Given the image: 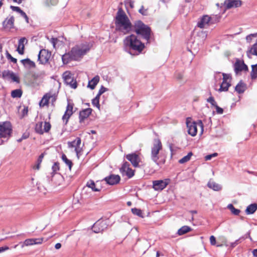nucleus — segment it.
<instances>
[{
	"label": "nucleus",
	"mask_w": 257,
	"mask_h": 257,
	"mask_svg": "<svg viewBox=\"0 0 257 257\" xmlns=\"http://www.w3.org/2000/svg\"><path fill=\"white\" fill-rule=\"evenodd\" d=\"M91 46L87 42L77 44L72 48L71 51L62 56L64 64L72 61H79L90 50Z\"/></svg>",
	"instance_id": "1"
},
{
	"label": "nucleus",
	"mask_w": 257,
	"mask_h": 257,
	"mask_svg": "<svg viewBox=\"0 0 257 257\" xmlns=\"http://www.w3.org/2000/svg\"><path fill=\"white\" fill-rule=\"evenodd\" d=\"M115 23L116 30L122 33L123 34H127L131 30L132 24L126 15L124 13L118 14L116 17Z\"/></svg>",
	"instance_id": "2"
},
{
	"label": "nucleus",
	"mask_w": 257,
	"mask_h": 257,
	"mask_svg": "<svg viewBox=\"0 0 257 257\" xmlns=\"http://www.w3.org/2000/svg\"><path fill=\"white\" fill-rule=\"evenodd\" d=\"M123 42L126 47L137 51L138 54L140 53L145 47L144 44L134 34L126 37Z\"/></svg>",
	"instance_id": "3"
},
{
	"label": "nucleus",
	"mask_w": 257,
	"mask_h": 257,
	"mask_svg": "<svg viewBox=\"0 0 257 257\" xmlns=\"http://www.w3.org/2000/svg\"><path fill=\"white\" fill-rule=\"evenodd\" d=\"M162 149L163 146L161 141L158 139H155L151 147V159L153 162L158 166L160 164L164 163V161L160 160L161 158L160 152Z\"/></svg>",
	"instance_id": "4"
},
{
	"label": "nucleus",
	"mask_w": 257,
	"mask_h": 257,
	"mask_svg": "<svg viewBox=\"0 0 257 257\" xmlns=\"http://www.w3.org/2000/svg\"><path fill=\"white\" fill-rule=\"evenodd\" d=\"M135 32L137 34L141 35L147 41H149L150 38L151 29L145 25L141 21L137 22L135 25Z\"/></svg>",
	"instance_id": "5"
},
{
	"label": "nucleus",
	"mask_w": 257,
	"mask_h": 257,
	"mask_svg": "<svg viewBox=\"0 0 257 257\" xmlns=\"http://www.w3.org/2000/svg\"><path fill=\"white\" fill-rule=\"evenodd\" d=\"M186 125L188 133L191 136L194 137L197 135L198 126L200 128L201 134H203L204 126L201 120H199L196 122L195 121H192L188 118L186 120Z\"/></svg>",
	"instance_id": "6"
},
{
	"label": "nucleus",
	"mask_w": 257,
	"mask_h": 257,
	"mask_svg": "<svg viewBox=\"0 0 257 257\" xmlns=\"http://www.w3.org/2000/svg\"><path fill=\"white\" fill-rule=\"evenodd\" d=\"M12 127L9 121L0 122V139L7 141L11 136Z\"/></svg>",
	"instance_id": "7"
},
{
	"label": "nucleus",
	"mask_w": 257,
	"mask_h": 257,
	"mask_svg": "<svg viewBox=\"0 0 257 257\" xmlns=\"http://www.w3.org/2000/svg\"><path fill=\"white\" fill-rule=\"evenodd\" d=\"M223 80L220 84L218 91H227L231 86V76L229 74L222 73Z\"/></svg>",
	"instance_id": "8"
},
{
	"label": "nucleus",
	"mask_w": 257,
	"mask_h": 257,
	"mask_svg": "<svg viewBox=\"0 0 257 257\" xmlns=\"http://www.w3.org/2000/svg\"><path fill=\"white\" fill-rule=\"evenodd\" d=\"M119 171L122 176L125 175L128 178H131L135 174V171L130 168V164L127 162H123Z\"/></svg>",
	"instance_id": "9"
},
{
	"label": "nucleus",
	"mask_w": 257,
	"mask_h": 257,
	"mask_svg": "<svg viewBox=\"0 0 257 257\" xmlns=\"http://www.w3.org/2000/svg\"><path fill=\"white\" fill-rule=\"evenodd\" d=\"M51 127V125L49 122L45 121L43 125V122L40 121L36 123L35 131L39 134H43L44 132H48Z\"/></svg>",
	"instance_id": "10"
},
{
	"label": "nucleus",
	"mask_w": 257,
	"mask_h": 257,
	"mask_svg": "<svg viewBox=\"0 0 257 257\" xmlns=\"http://www.w3.org/2000/svg\"><path fill=\"white\" fill-rule=\"evenodd\" d=\"M51 55V53L48 52V51L42 49L39 53L38 61L40 64H45L48 62Z\"/></svg>",
	"instance_id": "11"
},
{
	"label": "nucleus",
	"mask_w": 257,
	"mask_h": 257,
	"mask_svg": "<svg viewBox=\"0 0 257 257\" xmlns=\"http://www.w3.org/2000/svg\"><path fill=\"white\" fill-rule=\"evenodd\" d=\"M169 180H155L153 182V188L157 191L162 190L169 184Z\"/></svg>",
	"instance_id": "12"
},
{
	"label": "nucleus",
	"mask_w": 257,
	"mask_h": 257,
	"mask_svg": "<svg viewBox=\"0 0 257 257\" xmlns=\"http://www.w3.org/2000/svg\"><path fill=\"white\" fill-rule=\"evenodd\" d=\"M125 158L128 161L131 162L134 167H138L139 166L141 159L137 154L134 153L127 154L125 156Z\"/></svg>",
	"instance_id": "13"
},
{
	"label": "nucleus",
	"mask_w": 257,
	"mask_h": 257,
	"mask_svg": "<svg viewBox=\"0 0 257 257\" xmlns=\"http://www.w3.org/2000/svg\"><path fill=\"white\" fill-rule=\"evenodd\" d=\"M107 227L106 222L103 220H98L92 226V230L95 233H99L103 231Z\"/></svg>",
	"instance_id": "14"
},
{
	"label": "nucleus",
	"mask_w": 257,
	"mask_h": 257,
	"mask_svg": "<svg viewBox=\"0 0 257 257\" xmlns=\"http://www.w3.org/2000/svg\"><path fill=\"white\" fill-rule=\"evenodd\" d=\"M2 77L6 80H12L14 82H19V77L12 71H4L2 73Z\"/></svg>",
	"instance_id": "15"
},
{
	"label": "nucleus",
	"mask_w": 257,
	"mask_h": 257,
	"mask_svg": "<svg viewBox=\"0 0 257 257\" xmlns=\"http://www.w3.org/2000/svg\"><path fill=\"white\" fill-rule=\"evenodd\" d=\"M81 143V139L77 138L74 141L68 142V145L69 148H74L75 152L78 155L82 151V148L80 147Z\"/></svg>",
	"instance_id": "16"
},
{
	"label": "nucleus",
	"mask_w": 257,
	"mask_h": 257,
	"mask_svg": "<svg viewBox=\"0 0 257 257\" xmlns=\"http://www.w3.org/2000/svg\"><path fill=\"white\" fill-rule=\"evenodd\" d=\"M43 238H29L26 239L24 242H20L19 244H21V247L23 248L25 246L41 244Z\"/></svg>",
	"instance_id": "17"
},
{
	"label": "nucleus",
	"mask_w": 257,
	"mask_h": 257,
	"mask_svg": "<svg viewBox=\"0 0 257 257\" xmlns=\"http://www.w3.org/2000/svg\"><path fill=\"white\" fill-rule=\"evenodd\" d=\"M120 179V178L119 175L112 174L105 177L104 180L109 185H113L118 183Z\"/></svg>",
	"instance_id": "18"
},
{
	"label": "nucleus",
	"mask_w": 257,
	"mask_h": 257,
	"mask_svg": "<svg viewBox=\"0 0 257 257\" xmlns=\"http://www.w3.org/2000/svg\"><path fill=\"white\" fill-rule=\"evenodd\" d=\"M224 5L227 9L232 8H237L241 5V1L240 0H225Z\"/></svg>",
	"instance_id": "19"
},
{
	"label": "nucleus",
	"mask_w": 257,
	"mask_h": 257,
	"mask_svg": "<svg viewBox=\"0 0 257 257\" xmlns=\"http://www.w3.org/2000/svg\"><path fill=\"white\" fill-rule=\"evenodd\" d=\"M63 78L65 82L67 85H69L71 88L75 89L77 87L76 81L73 80V78L69 74L65 73L63 74Z\"/></svg>",
	"instance_id": "20"
},
{
	"label": "nucleus",
	"mask_w": 257,
	"mask_h": 257,
	"mask_svg": "<svg viewBox=\"0 0 257 257\" xmlns=\"http://www.w3.org/2000/svg\"><path fill=\"white\" fill-rule=\"evenodd\" d=\"M15 19L13 16L7 17L3 22V26L5 29L10 30L14 27Z\"/></svg>",
	"instance_id": "21"
},
{
	"label": "nucleus",
	"mask_w": 257,
	"mask_h": 257,
	"mask_svg": "<svg viewBox=\"0 0 257 257\" xmlns=\"http://www.w3.org/2000/svg\"><path fill=\"white\" fill-rule=\"evenodd\" d=\"M211 18L207 15L204 16L200 21L198 23L197 26L200 28H205L208 26L210 21Z\"/></svg>",
	"instance_id": "22"
},
{
	"label": "nucleus",
	"mask_w": 257,
	"mask_h": 257,
	"mask_svg": "<svg viewBox=\"0 0 257 257\" xmlns=\"http://www.w3.org/2000/svg\"><path fill=\"white\" fill-rule=\"evenodd\" d=\"M92 109L90 108H86L80 111L79 112L80 121L81 122L85 118H87L91 113Z\"/></svg>",
	"instance_id": "23"
},
{
	"label": "nucleus",
	"mask_w": 257,
	"mask_h": 257,
	"mask_svg": "<svg viewBox=\"0 0 257 257\" xmlns=\"http://www.w3.org/2000/svg\"><path fill=\"white\" fill-rule=\"evenodd\" d=\"M21 63L24 66L29 69L34 68L36 67V64L34 62L31 61L30 59L27 58L21 60Z\"/></svg>",
	"instance_id": "24"
},
{
	"label": "nucleus",
	"mask_w": 257,
	"mask_h": 257,
	"mask_svg": "<svg viewBox=\"0 0 257 257\" xmlns=\"http://www.w3.org/2000/svg\"><path fill=\"white\" fill-rule=\"evenodd\" d=\"M99 81V77L98 75L94 77L91 80H89L87 85V87L93 90L95 88L96 85Z\"/></svg>",
	"instance_id": "25"
},
{
	"label": "nucleus",
	"mask_w": 257,
	"mask_h": 257,
	"mask_svg": "<svg viewBox=\"0 0 257 257\" xmlns=\"http://www.w3.org/2000/svg\"><path fill=\"white\" fill-rule=\"evenodd\" d=\"M51 98H52L51 93H46L45 94L39 103L40 106L41 107H44V106L47 105L49 100Z\"/></svg>",
	"instance_id": "26"
},
{
	"label": "nucleus",
	"mask_w": 257,
	"mask_h": 257,
	"mask_svg": "<svg viewBox=\"0 0 257 257\" xmlns=\"http://www.w3.org/2000/svg\"><path fill=\"white\" fill-rule=\"evenodd\" d=\"M27 42V40L25 38H22L19 41V45L17 48L18 53L22 55L24 54V50L25 47V43Z\"/></svg>",
	"instance_id": "27"
},
{
	"label": "nucleus",
	"mask_w": 257,
	"mask_h": 257,
	"mask_svg": "<svg viewBox=\"0 0 257 257\" xmlns=\"http://www.w3.org/2000/svg\"><path fill=\"white\" fill-rule=\"evenodd\" d=\"M257 210V204L256 203H252L249 205L245 209V213L246 214H252L254 213Z\"/></svg>",
	"instance_id": "28"
},
{
	"label": "nucleus",
	"mask_w": 257,
	"mask_h": 257,
	"mask_svg": "<svg viewBox=\"0 0 257 257\" xmlns=\"http://www.w3.org/2000/svg\"><path fill=\"white\" fill-rule=\"evenodd\" d=\"M207 186L214 191H219L222 188V187L220 185L213 181H209L207 184Z\"/></svg>",
	"instance_id": "29"
},
{
	"label": "nucleus",
	"mask_w": 257,
	"mask_h": 257,
	"mask_svg": "<svg viewBox=\"0 0 257 257\" xmlns=\"http://www.w3.org/2000/svg\"><path fill=\"white\" fill-rule=\"evenodd\" d=\"M86 188H90L92 191L95 192H98L100 191V189L96 188L94 182L91 180L87 182L86 185L84 187L83 190H85Z\"/></svg>",
	"instance_id": "30"
},
{
	"label": "nucleus",
	"mask_w": 257,
	"mask_h": 257,
	"mask_svg": "<svg viewBox=\"0 0 257 257\" xmlns=\"http://www.w3.org/2000/svg\"><path fill=\"white\" fill-rule=\"evenodd\" d=\"M235 89L238 93H242L246 89V85L241 81L235 86Z\"/></svg>",
	"instance_id": "31"
},
{
	"label": "nucleus",
	"mask_w": 257,
	"mask_h": 257,
	"mask_svg": "<svg viewBox=\"0 0 257 257\" xmlns=\"http://www.w3.org/2000/svg\"><path fill=\"white\" fill-rule=\"evenodd\" d=\"M235 69L236 71H242L247 70V66L243 63L236 62L235 64Z\"/></svg>",
	"instance_id": "32"
},
{
	"label": "nucleus",
	"mask_w": 257,
	"mask_h": 257,
	"mask_svg": "<svg viewBox=\"0 0 257 257\" xmlns=\"http://www.w3.org/2000/svg\"><path fill=\"white\" fill-rule=\"evenodd\" d=\"M191 228L188 226H183L178 231V234L179 235L184 234L191 230Z\"/></svg>",
	"instance_id": "33"
},
{
	"label": "nucleus",
	"mask_w": 257,
	"mask_h": 257,
	"mask_svg": "<svg viewBox=\"0 0 257 257\" xmlns=\"http://www.w3.org/2000/svg\"><path fill=\"white\" fill-rule=\"evenodd\" d=\"M22 95V91L19 89L14 90L11 92V96L13 98H20Z\"/></svg>",
	"instance_id": "34"
},
{
	"label": "nucleus",
	"mask_w": 257,
	"mask_h": 257,
	"mask_svg": "<svg viewBox=\"0 0 257 257\" xmlns=\"http://www.w3.org/2000/svg\"><path fill=\"white\" fill-rule=\"evenodd\" d=\"M193 155V154L192 152H189L187 155L184 156V157H183L182 159H181L179 161V163L180 164H184L188 161H189L190 159H191V157Z\"/></svg>",
	"instance_id": "35"
},
{
	"label": "nucleus",
	"mask_w": 257,
	"mask_h": 257,
	"mask_svg": "<svg viewBox=\"0 0 257 257\" xmlns=\"http://www.w3.org/2000/svg\"><path fill=\"white\" fill-rule=\"evenodd\" d=\"M227 208L230 210L231 213L235 215H238L240 212V210L238 209L234 208L233 205L231 204H229L227 206Z\"/></svg>",
	"instance_id": "36"
},
{
	"label": "nucleus",
	"mask_w": 257,
	"mask_h": 257,
	"mask_svg": "<svg viewBox=\"0 0 257 257\" xmlns=\"http://www.w3.org/2000/svg\"><path fill=\"white\" fill-rule=\"evenodd\" d=\"M58 0H45L44 5L46 7L54 6L58 3Z\"/></svg>",
	"instance_id": "37"
},
{
	"label": "nucleus",
	"mask_w": 257,
	"mask_h": 257,
	"mask_svg": "<svg viewBox=\"0 0 257 257\" xmlns=\"http://www.w3.org/2000/svg\"><path fill=\"white\" fill-rule=\"evenodd\" d=\"M251 67V77L252 79H255L257 78V64L252 65Z\"/></svg>",
	"instance_id": "38"
},
{
	"label": "nucleus",
	"mask_w": 257,
	"mask_h": 257,
	"mask_svg": "<svg viewBox=\"0 0 257 257\" xmlns=\"http://www.w3.org/2000/svg\"><path fill=\"white\" fill-rule=\"evenodd\" d=\"M62 159L65 163V164L69 167V169L71 170L72 166V162L69 159H68L66 156L64 154H63L62 156Z\"/></svg>",
	"instance_id": "39"
},
{
	"label": "nucleus",
	"mask_w": 257,
	"mask_h": 257,
	"mask_svg": "<svg viewBox=\"0 0 257 257\" xmlns=\"http://www.w3.org/2000/svg\"><path fill=\"white\" fill-rule=\"evenodd\" d=\"M50 41L53 44V47L55 49L56 48V46L57 44L59 45L62 43V42L60 41L58 38H52Z\"/></svg>",
	"instance_id": "40"
},
{
	"label": "nucleus",
	"mask_w": 257,
	"mask_h": 257,
	"mask_svg": "<svg viewBox=\"0 0 257 257\" xmlns=\"http://www.w3.org/2000/svg\"><path fill=\"white\" fill-rule=\"evenodd\" d=\"M71 115L72 114L65 112L64 114L63 115V116L62 117V120H63V122H64L65 124H66L67 123Z\"/></svg>",
	"instance_id": "41"
},
{
	"label": "nucleus",
	"mask_w": 257,
	"mask_h": 257,
	"mask_svg": "<svg viewBox=\"0 0 257 257\" xmlns=\"http://www.w3.org/2000/svg\"><path fill=\"white\" fill-rule=\"evenodd\" d=\"M132 212L135 215H137L138 216H142V212L141 210L139 209H137L136 208H132Z\"/></svg>",
	"instance_id": "42"
},
{
	"label": "nucleus",
	"mask_w": 257,
	"mask_h": 257,
	"mask_svg": "<svg viewBox=\"0 0 257 257\" xmlns=\"http://www.w3.org/2000/svg\"><path fill=\"white\" fill-rule=\"evenodd\" d=\"M175 78L179 82L182 81L183 79V74L181 72H177L175 74Z\"/></svg>",
	"instance_id": "43"
},
{
	"label": "nucleus",
	"mask_w": 257,
	"mask_h": 257,
	"mask_svg": "<svg viewBox=\"0 0 257 257\" xmlns=\"http://www.w3.org/2000/svg\"><path fill=\"white\" fill-rule=\"evenodd\" d=\"M72 109H73V106L71 104H70V103H68L67 106V108H66L65 112L70 114H72V113H73Z\"/></svg>",
	"instance_id": "44"
},
{
	"label": "nucleus",
	"mask_w": 257,
	"mask_h": 257,
	"mask_svg": "<svg viewBox=\"0 0 257 257\" xmlns=\"http://www.w3.org/2000/svg\"><path fill=\"white\" fill-rule=\"evenodd\" d=\"M92 103L93 105V106H95L97 108L99 109L100 104H99V100L97 99L96 98H94L92 100Z\"/></svg>",
	"instance_id": "45"
},
{
	"label": "nucleus",
	"mask_w": 257,
	"mask_h": 257,
	"mask_svg": "<svg viewBox=\"0 0 257 257\" xmlns=\"http://www.w3.org/2000/svg\"><path fill=\"white\" fill-rule=\"evenodd\" d=\"M207 100V102L210 103L212 106H215L217 105L216 102L212 96L209 97Z\"/></svg>",
	"instance_id": "46"
},
{
	"label": "nucleus",
	"mask_w": 257,
	"mask_h": 257,
	"mask_svg": "<svg viewBox=\"0 0 257 257\" xmlns=\"http://www.w3.org/2000/svg\"><path fill=\"white\" fill-rule=\"evenodd\" d=\"M218 155V154L216 153H213L210 155H208L205 156V159L206 161H208L211 160L213 157H217Z\"/></svg>",
	"instance_id": "47"
},
{
	"label": "nucleus",
	"mask_w": 257,
	"mask_h": 257,
	"mask_svg": "<svg viewBox=\"0 0 257 257\" xmlns=\"http://www.w3.org/2000/svg\"><path fill=\"white\" fill-rule=\"evenodd\" d=\"M52 169L53 172H56L59 170V164L58 163H55L52 166Z\"/></svg>",
	"instance_id": "48"
},
{
	"label": "nucleus",
	"mask_w": 257,
	"mask_h": 257,
	"mask_svg": "<svg viewBox=\"0 0 257 257\" xmlns=\"http://www.w3.org/2000/svg\"><path fill=\"white\" fill-rule=\"evenodd\" d=\"M256 35H257V33L256 34H250V35H247L246 37V41L248 43H250L251 42V41L252 37H255Z\"/></svg>",
	"instance_id": "49"
},
{
	"label": "nucleus",
	"mask_w": 257,
	"mask_h": 257,
	"mask_svg": "<svg viewBox=\"0 0 257 257\" xmlns=\"http://www.w3.org/2000/svg\"><path fill=\"white\" fill-rule=\"evenodd\" d=\"M7 57L8 59L11 60V61L13 62L14 63H16L17 62V59L13 57L9 53L7 54Z\"/></svg>",
	"instance_id": "50"
},
{
	"label": "nucleus",
	"mask_w": 257,
	"mask_h": 257,
	"mask_svg": "<svg viewBox=\"0 0 257 257\" xmlns=\"http://www.w3.org/2000/svg\"><path fill=\"white\" fill-rule=\"evenodd\" d=\"M11 9L13 11L17 12L19 13H20L22 12V10L18 7H15V6H11Z\"/></svg>",
	"instance_id": "51"
},
{
	"label": "nucleus",
	"mask_w": 257,
	"mask_h": 257,
	"mask_svg": "<svg viewBox=\"0 0 257 257\" xmlns=\"http://www.w3.org/2000/svg\"><path fill=\"white\" fill-rule=\"evenodd\" d=\"M210 242L211 245H214L216 244V238L213 235L210 237Z\"/></svg>",
	"instance_id": "52"
},
{
	"label": "nucleus",
	"mask_w": 257,
	"mask_h": 257,
	"mask_svg": "<svg viewBox=\"0 0 257 257\" xmlns=\"http://www.w3.org/2000/svg\"><path fill=\"white\" fill-rule=\"evenodd\" d=\"M216 112L218 114H222L223 112V110L222 108L219 107L217 105H216L215 106Z\"/></svg>",
	"instance_id": "53"
},
{
	"label": "nucleus",
	"mask_w": 257,
	"mask_h": 257,
	"mask_svg": "<svg viewBox=\"0 0 257 257\" xmlns=\"http://www.w3.org/2000/svg\"><path fill=\"white\" fill-rule=\"evenodd\" d=\"M107 90V89L106 88L104 87L103 86H101V88L99 90L98 93H99V94H102Z\"/></svg>",
	"instance_id": "54"
},
{
	"label": "nucleus",
	"mask_w": 257,
	"mask_h": 257,
	"mask_svg": "<svg viewBox=\"0 0 257 257\" xmlns=\"http://www.w3.org/2000/svg\"><path fill=\"white\" fill-rule=\"evenodd\" d=\"M20 14H21V15L22 17H23L25 19L26 22L27 23H28L29 19H28V17L27 16L26 14L24 12H23V11H22V12Z\"/></svg>",
	"instance_id": "55"
},
{
	"label": "nucleus",
	"mask_w": 257,
	"mask_h": 257,
	"mask_svg": "<svg viewBox=\"0 0 257 257\" xmlns=\"http://www.w3.org/2000/svg\"><path fill=\"white\" fill-rule=\"evenodd\" d=\"M139 12L143 15H147V11L144 10V7L142 6V8L139 10Z\"/></svg>",
	"instance_id": "56"
},
{
	"label": "nucleus",
	"mask_w": 257,
	"mask_h": 257,
	"mask_svg": "<svg viewBox=\"0 0 257 257\" xmlns=\"http://www.w3.org/2000/svg\"><path fill=\"white\" fill-rule=\"evenodd\" d=\"M44 154H41L39 157V158L38 159V160H37V163H39V164H41L42 161V160L44 158Z\"/></svg>",
	"instance_id": "57"
},
{
	"label": "nucleus",
	"mask_w": 257,
	"mask_h": 257,
	"mask_svg": "<svg viewBox=\"0 0 257 257\" xmlns=\"http://www.w3.org/2000/svg\"><path fill=\"white\" fill-rule=\"evenodd\" d=\"M9 249V247L8 246H3L0 247V253L2 252L5 250H8Z\"/></svg>",
	"instance_id": "58"
},
{
	"label": "nucleus",
	"mask_w": 257,
	"mask_h": 257,
	"mask_svg": "<svg viewBox=\"0 0 257 257\" xmlns=\"http://www.w3.org/2000/svg\"><path fill=\"white\" fill-rule=\"evenodd\" d=\"M239 241V239H237V240H235L234 242L231 243V246L232 247H234V246H235L238 243Z\"/></svg>",
	"instance_id": "59"
},
{
	"label": "nucleus",
	"mask_w": 257,
	"mask_h": 257,
	"mask_svg": "<svg viewBox=\"0 0 257 257\" xmlns=\"http://www.w3.org/2000/svg\"><path fill=\"white\" fill-rule=\"evenodd\" d=\"M55 247L56 249H59L61 247V244L60 243H57L55 244Z\"/></svg>",
	"instance_id": "60"
},
{
	"label": "nucleus",
	"mask_w": 257,
	"mask_h": 257,
	"mask_svg": "<svg viewBox=\"0 0 257 257\" xmlns=\"http://www.w3.org/2000/svg\"><path fill=\"white\" fill-rule=\"evenodd\" d=\"M252 252L254 256L257 257V249H253Z\"/></svg>",
	"instance_id": "61"
},
{
	"label": "nucleus",
	"mask_w": 257,
	"mask_h": 257,
	"mask_svg": "<svg viewBox=\"0 0 257 257\" xmlns=\"http://www.w3.org/2000/svg\"><path fill=\"white\" fill-rule=\"evenodd\" d=\"M40 164H39V163H37V164L34 167V168L35 169L39 170L40 169Z\"/></svg>",
	"instance_id": "62"
},
{
	"label": "nucleus",
	"mask_w": 257,
	"mask_h": 257,
	"mask_svg": "<svg viewBox=\"0 0 257 257\" xmlns=\"http://www.w3.org/2000/svg\"><path fill=\"white\" fill-rule=\"evenodd\" d=\"M38 77H39V75H38V74H34L33 75V77L35 79H37Z\"/></svg>",
	"instance_id": "63"
},
{
	"label": "nucleus",
	"mask_w": 257,
	"mask_h": 257,
	"mask_svg": "<svg viewBox=\"0 0 257 257\" xmlns=\"http://www.w3.org/2000/svg\"><path fill=\"white\" fill-rule=\"evenodd\" d=\"M101 95V94H99V93H98V94H97V95L96 96V97L94 98H96L97 99L99 100V98H100V96Z\"/></svg>",
	"instance_id": "64"
}]
</instances>
